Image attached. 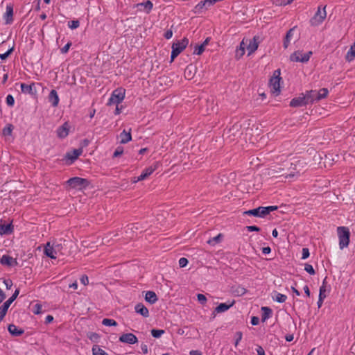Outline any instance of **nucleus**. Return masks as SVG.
I'll use <instances>...</instances> for the list:
<instances>
[{
    "mask_svg": "<svg viewBox=\"0 0 355 355\" xmlns=\"http://www.w3.org/2000/svg\"><path fill=\"white\" fill-rule=\"evenodd\" d=\"M306 99H308V101L309 103H311L316 101V98L318 96V91L315 90H311L309 92H307L306 94Z\"/></svg>",
    "mask_w": 355,
    "mask_h": 355,
    "instance_id": "2f4dec72",
    "label": "nucleus"
},
{
    "mask_svg": "<svg viewBox=\"0 0 355 355\" xmlns=\"http://www.w3.org/2000/svg\"><path fill=\"white\" fill-rule=\"evenodd\" d=\"M141 349L143 354H147L148 353V345L144 343L141 344Z\"/></svg>",
    "mask_w": 355,
    "mask_h": 355,
    "instance_id": "4d7b16f0",
    "label": "nucleus"
},
{
    "mask_svg": "<svg viewBox=\"0 0 355 355\" xmlns=\"http://www.w3.org/2000/svg\"><path fill=\"white\" fill-rule=\"evenodd\" d=\"M312 51L303 53L302 51H297L291 55L290 59L293 62H306L309 60Z\"/></svg>",
    "mask_w": 355,
    "mask_h": 355,
    "instance_id": "0eeeda50",
    "label": "nucleus"
},
{
    "mask_svg": "<svg viewBox=\"0 0 355 355\" xmlns=\"http://www.w3.org/2000/svg\"><path fill=\"white\" fill-rule=\"evenodd\" d=\"M164 334V330L153 329L151 330V335L155 338L161 337Z\"/></svg>",
    "mask_w": 355,
    "mask_h": 355,
    "instance_id": "58836bf2",
    "label": "nucleus"
},
{
    "mask_svg": "<svg viewBox=\"0 0 355 355\" xmlns=\"http://www.w3.org/2000/svg\"><path fill=\"white\" fill-rule=\"evenodd\" d=\"M245 229H247L250 232H252V231L259 232L260 230V228L255 225L246 226Z\"/></svg>",
    "mask_w": 355,
    "mask_h": 355,
    "instance_id": "052dcab7",
    "label": "nucleus"
},
{
    "mask_svg": "<svg viewBox=\"0 0 355 355\" xmlns=\"http://www.w3.org/2000/svg\"><path fill=\"white\" fill-rule=\"evenodd\" d=\"M59 250V245H55L54 243L51 244L50 242H48L44 248V254L46 257L52 259H55Z\"/></svg>",
    "mask_w": 355,
    "mask_h": 355,
    "instance_id": "1a4fd4ad",
    "label": "nucleus"
},
{
    "mask_svg": "<svg viewBox=\"0 0 355 355\" xmlns=\"http://www.w3.org/2000/svg\"><path fill=\"white\" fill-rule=\"evenodd\" d=\"M197 299L201 304H205L207 302V297L203 294H200V293L198 294Z\"/></svg>",
    "mask_w": 355,
    "mask_h": 355,
    "instance_id": "a18cd8bd",
    "label": "nucleus"
},
{
    "mask_svg": "<svg viewBox=\"0 0 355 355\" xmlns=\"http://www.w3.org/2000/svg\"><path fill=\"white\" fill-rule=\"evenodd\" d=\"M281 71L280 69L274 71L273 75L270 79L269 87L272 94L277 96L280 94V81L282 78L280 77Z\"/></svg>",
    "mask_w": 355,
    "mask_h": 355,
    "instance_id": "f03ea898",
    "label": "nucleus"
},
{
    "mask_svg": "<svg viewBox=\"0 0 355 355\" xmlns=\"http://www.w3.org/2000/svg\"><path fill=\"white\" fill-rule=\"evenodd\" d=\"M234 304V302H227L225 303H220L218 304L214 309V313H224L227 311L230 308H231Z\"/></svg>",
    "mask_w": 355,
    "mask_h": 355,
    "instance_id": "a211bd4d",
    "label": "nucleus"
},
{
    "mask_svg": "<svg viewBox=\"0 0 355 355\" xmlns=\"http://www.w3.org/2000/svg\"><path fill=\"white\" fill-rule=\"evenodd\" d=\"M136 7L139 10H141V8H143L144 11L146 14H149L153 8V4L152 1H150V0H147L146 1L137 3L136 5Z\"/></svg>",
    "mask_w": 355,
    "mask_h": 355,
    "instance_id": "f3484780",
    "label": "nucleus"
},
{
    "mask_svg": "<svg viewBox=\"0 0 355 355\" xmlns=\"http://www.w3.org/2000/svg\"><path fill=\"white\" fill-rule=\"evenodd\" d=\"M8 310L3 307L2 306H0V322L3 320L5 315L7 313Z\"/></svg>",
    "mask_w": 355,
    "mask_h": 355,
    "instance_id": "3c124183",
    "label": "nucleus"
},
{
    "mask_svg": "<svg viewBox=\"0 0 355 355\" xmlns=\"http://www.w3.org/2000/svg\"><path fill=\"white\" fill-rule=\"evenodd\" d=\"M164 37L166 39V40H169L173 36V31L172 30L169 29V30H167L165 33H164Z\"/></svg>",
    "mask_w": 355,
    "mask_h": 355,
    "instance_id": "680f3d73",
    "label": "nucleus"
},
{
    "mask_svg": "<svg viewBox=\"0 0 355 355\" xmlns=\"http://www.w3.org/2000/svg\"><path fill=\"white\" fill-rule=\"evenodd\" d=\"M81 284L87 286L89 284V278L86 275H83L80 278Z\"/></svg>",
    "mask_w": 355,
    "mask_h": 355,
    "instance_id": "864d4df0",
    "label": "nucleus"
},
{
    "mask_svg": "<svg viewBox=\"0 0 355 355\" xmlns=\"http://www.w3.org/2000/svg\"><path fill=\"white\" fill-rule=\"evenodd\" d=\"M296 29V26L290 28L286 34V36L283 41V46L284 49H287L291 44V42L293 37L294 32Z\"/></svg>",
    "mask_w": 355,
    "mask_h": 355,
    "instance_id": "2eb2a0df",
    "label": "nucleus"
},
{
    "mask_svg": "<svg viewBox=\"0 0 355 355\" xmlns=\"http://www.w3.org/2000/svg\"><path fill=\"white\" fill-rule=\"evenodd\" d=\"M178 263L180 268L186 267L188 264V260L187 258L181 257L178 261Z\"/></svg>",
    "mask_w": 355,
    "mask_h": 355,
    "instance_id": "09e8293b",
    "label": "nucleus"
},
{
    "mask_svg": "<svg viewBox=\"0 0 355 355\" xmlns=\"http://www.w3.org/2000/svg\"><path fill=\"white\" fill-rule=\"evenodd\" d=\"M219 0H205L200 1L196 6V8L198 10H201L204 7L209 8L214 4H215L216 2H218Z\"/></svg>",
    "mask_w": 355,
    "mask_h": 355,
    "instance_id": "a878e982",
    "label": "nucleus"
},
{
    "mask_svg": "<svg viewBox=\"0 0 355 355\" xmlns=\"http://www.w3.org/2000/svg\"><path fill=\"white\" fill-rule=\"evenodd\" d=\"M67 26L71 30L76 29L80 26V21L78 19L69 21L67 23Z\"/></svg>",
    "mask_w": 355,
    "mask_h": 355,
    "instance_id": "e433bc0d",
    "label": "nucleus"
},
{
    "mask_svg": "<svg viewBox=\"0 0 355 355\" xmlns=\"http://www.w3.org/2000/svg\"><path fill=\"white\" fill-rule=\"evenodd\" d=\"M21 91L24 94H32L35 88V83L27 85L26 83H21L20 85Z\"/></svg>",
    "mask_w": 355,
    "mask_h": 355,
    "instance_id": "c85d7f7f",
    "label": "nucleus"
},
{
    "mask_svg": "<svg viewBox=\"0 0 355 355\" xmlns=\"http://www.w3.org/2000/svg\"><path fill=\"white\" fill-rule=\"evenodd\" d=\"M125 95V89L120 87V88H117L116 89H114L112 92V93L108 100L107 105H111L112 104L119 105L124 100Z\"/></svg>",
    "mask_w": 355,
    "mask_h": 355,
    "instance_id": "423d86ee",
    "label": "nucleus"
},
{
    "mask_svg": "<svg viewBox=\"0 0 355 355\" xmlns=\"http://www.w3.org/2000/svg\"><path fill=\"white\" fill-rule=\"evenodd\" d=\"M286 299L287 296L286 295L279 293H275V296L273 297V300L279 303H283L286 302Z\"/></svg>",
    "mask_w": 355,
    "mask_h": 355,
    "instance_id": "f704fd0d",
    "label": "nucleus"
},
{
    "mask_svg": "<svg viewBox=\"0 0 355 355\" xmlns=\"http://www.w3.org/2000/svg\"><path fill=\"white\" fill-rule=\"evenodd\" d=\"M205 51L204 44H200L195 46L193 50V54L201 55Z\"/></svg>",
    "mask_w": 355,
    "mask_h": 355,
    "instance_id": "ea45409f",
    "label": "nucleus"
},
{
    "mask_svg": "<svg viewBox=\"0 0 355 355\" xmlns=\"http://www.w3.org/2000/svg\"><path fill=\"white\" fill-rule=\"evenodd\" d=\"M12 51V48L8 49L6 52H5L4 53H1L0 54V58L1 60H5L6 59L9 55L11 53V52Z\"/></svg>",
    "mask_w": 355,
    "mask_h": 355,
    "instance_id": "6e6d98bb",
    "label": "nucleus"
},
{
    "mask_svg": "<svg viewBox=\"0 0 355 355\" xmlns=\"http://www.w3.org/2000/svg\"><path fill=\"white\" fill-rule=\"evenodd\" d=\"M49 100L51 102L53 107H57L58 105L60 98L57 92L55 89H52L49 95Z\"/></svg>",
    "mask_w": 355,
    "mask_h": 355,
    "instance_id": "4be33fe9",
    "label": "nucleus"
},
{
    "mask_svg": "<svg viewBox=\"0 0 355 355\" xmlns=\"http://www.w3.org/2000/svg\"><path fill=\"white\" fill-rule=\"evenodd\" d=\"M131 130L130 129L129 132H126L125 130L120 134V143L121 144H127L128 142L132 140V135L130 132Z\"/></svg>",
    "mask_w": 355,
    "mask_h": 355,
    "instance_id": "bb28decb",
    "label": "nucleus"
},
{
    "mask_svg": "<svg viewBox=\"0 0 355 355\" xmlns=\"http://www.w3.org/2000/svg\"><path fill=\"white\" fill-rule=\"evenodd\" d=\"M308 99H306V94L297 98H293L290 102L291 107H301L309 104Z\"/></svg>",
    "mask_w": 355,
    "mask_h": 355,
    "instance_id": "4468645a",
    "label": "nucleus"
},
{
    "mask_svg": "<svg viewBox=\"0 0 355 355\" xmlns=\"http://www.w3.org/2000/svg\"><path fill=\"white\" fill-rule=\"evenodd\" d=\"M13 232V226L11 223L0 225V235L10 234Z\"/></svg>",
    "mask_w": 355,
    "mask_h": 355,
    "instance_id": "393cba45",
    "label": "nucleus"
},
{
    "mask_svg": "<svg viewBox=\"0 0 355 355\" xmlns=\"http://www.w3.org/2000/svg\"><path fill=\"white\" fill-rule=\"evenodd\" d=\"M327 17L326 6H319L317 8V11L312 18H311L309 22L312 26H318L320 25Z\"/></svg>",
    "mask_w": 355,
    "mask_h": 355,
    "instance_id": "20e7f679",
    "label": "nucleus"
},
{
    "mask_svg": "<svg viewBox=\"0 0 355 355\" xmlns=\"http://www.w3.org/2000/svg\"><path fill=\"white\" fill-rule=\"evenodd\" d=\"M157 168V163H155L153 165H151L147 168H146L141 174L135 177L134 179V182H138L139 181L144 180L150 176L155 170Z\"/></svg>",
    "mask_w": 355,
    "mask_h": 355,
    "instance_id": "9d476101",
    "label": "nucleus"
},
{
    "mask_svg": "<svg viewBox=\"0 0 355 355\" xmlns=\"http://www.w3.org/2000/svg\"><path fill=\"white\" fill-rule=\"evenodd\" d=\"M222 238H223V235L221 234H218L217 236L209 239L207 241V243L214 246V245H216L217 243H220L222 240Z\"/></svg>",
    "mask_w": 355,
    "mask_h": 355,
    "instance_id": "72a5a7b5",
    "label": "nucleus"
},
{
    "mask_svg": "<svg viewBox=\"0 0 355 355\" xmlns=\"http://www.w3.org/2000/svg\"><path fill=\"white\" fill-rule=\"evenodd\" d=\"M329 91L326 88L320 89L318 91V96L316 98V101H320L322 98H324L328 95Z\"/></svg>",
    "mask_w": 355,
    "mask_h": 355,
    "instance_id": "c9c22d12",
    "label": "nucleus"
},
{
    "mask_svg": "<svg viewBox=\"0 0 355 355\" xmlns=\"http://www.w3.org/2000/svg\"><path fill=\"white\" fill-rule=\"evenodd\" d=\"M259 322V318L257 316H253L252 318H251V324L252 325H257Z\"/></svg>",
    "mask_w": 355,
    "mask_h": 355,
    "instance_id": "0e129e2a",
    "label": "nucleus"
},
{
    "mask_svg": "<svg viewBox=\"0 0 355 355\" xmlns=\"http://www.w3.org/2000/svg\"><path fill=\"white\" fill-rule=\"evenodd\" d=\"M190 355H202V352L200 350H191L189 352Z\"/></svg>",
    "mask_w": 355,
    "mask_h": 355,
    "instance_id": "774afa93",
    "label": "nucleus"
},
{
    "mask_svg": "<svg viewBox=\"0 0 355 355\" xmlns=\"http://www.w3.org/2000/svg\"><path fill=\"white\" fill-rule=\"evenodd\" d=\"M119 340L129 345H134L138 342L137 337L132 333L123 334L119 336Z\"/></svg>",
    "mask_w": 355,
    "mask_h": 355,
    "instance_id": "9b49d317",
    "label": "nucleus"
},
{
    "mask_svg": "<svg viewBox=\"0 0 355 355\" xmlns=\"http://www.w3.org/2000/svg\"><path fill=\"white\" fill-rule=\"evenodd\" d=\"M245 215L253 216L259 218L266 216L263 207H259L256 209L245 211Z\"/></svg>",
    "mask_w": 355,
    "mask_h": 355,
    "instance_id": "dca6fc26",
    "label": "nucleus"
},
{
    "mask_svg": "<svg viewBox=\"0 0 355 355\" xmlns=\"http://www.w3.org/2000/svg\"><path fill=\"white\" fill-rule=\"evenodd\" d=\"M93 355H107V354L98 345H94L92 349Z\"/></svg>",
    "mask_w": 355,
    "mask_h": 355,
    "instance_id": "473e14b6",
    "label": "nucleus"
},
{
    "mask_svg": "<svg viewBox=\"0 0 355 355\" xmlns=\"http://www.w3.org/2000/svg\"><path fill=\"white\" fill-rule=\"evenodd\" d=\"M82 153L83 148H81L67 152L64 157V160L65 161L66 164H72L78 158V157L82 155Z\"/></svg>",
    "mask_w": 355,
    "mask_h": 355,
    "instance_id": "6e6552de",
    "label": "nucleus"
},
{
    "mask_svg": "<svg viewBox=\"0 0 355 355\" xmlns=\"http://www.w3.org/2000/svg\"><path fill=\"white\" fill-rule=\"evenodd\" d=\"M337 234L339 239V248L343 250L349 244L350 232L347 227L340 226L337 228Z\"/></svg>",
    "mask_w": 355,
    "mask_h": 355,
    "instance_id": "f257e3e1",
    "label": "nucleus"
},
{
    "mask_svg": "<svg viewBox=\"0 0 355 355\" xmlns=\"http://www.w3.org/2000/svg\"><path fill=\"white\" fill-rule=\"evenodd\" d=\"M71 46V42H67L62 48L60 49V53L62 54H66Z\"/></svg>",
    "mask_w": 355,
    "mask_h": 355,
    "instance_id": "49530a36",
    "label": "nucleus"
},
{
    "mask_svg": "<svg viewBox=\"0 0 355 355\" xmlns=\"http://www.w3.org/2000/svg\"><path fill=\"white\" fill-rule=\"evenodd\" d=\"M304 270L311 275H313L315 273L314 268L309 263H305Z\"/></svg>",
    "mask_w": 355,
    "mask_h": 355,
    "instance_id": "37998d69",
    "label": "nucleus"
},
{
    "mask_svg": "<svg viewBox=\"0 0 355 355\" xmlns=\"http://www.w3.org/2000/svg\"><path fill=\"white\" fill-rule=\"evenodd\" d=\"M8 330L9 333L13 336H19L22 335L24 332V329L21 328H18L16 325L11 324L8 327Z\"/></svg>",
    "mask_w": 355,
    "mask_h": 355,
    "instance_id": "412c9836",
    "label": "nucleus"
},
{
    "mask_svg": "<svg viewBox=\"0 0 355 355\" xmlns=\"http://www.w3.org/2000/svg\"><path fill=\"white\" fill-rule=\"evenodd\" d=\"M135 310L137 313L140 314L144 318L149 316L148 309L142 303L136 304L135 306Z\"/></svg>",
    "mask_w": 355,
    "mask_h": 355,
    "instance_id": "aec40b11",
    "label": "nucleus"
},
{
    "mask_svg": "<svg viewBox=\"0 0 355 355\" xmlns=\"http://www.w3.org/2000/svg\"><path fill=\"white\" fill-rule=\"evenodd\" d=\"M102 324L107 327L116 326V322L113 319L105 318L102 321Z\"/></svg>",
    "mask_w": 355,
    "mask_h": 355,
    "instance_id": "4c0bfd02",
    "label": "nucleus"
},
{
    "mask_svg": "<svg viewBox=\"0 0 355 355\" xmlns=\"http://www.w3.org/2000/svg\"><path fill=\"white\" fill-rule=\"evenodd\" d=\"M145 300L150 304H153L158 300V298L154 291H148L146 293Z\"/></svg>",
    "mask_w": 355,
    "mask_h": 355,
    "instance_id": "b1692460",
    "label": "nucleus"
},
{
    "mask_svg": "<svg viewBox=\"0 0 355 355\" xmlns=\"http://www.w3.org/2000/svg\"><path fill=\"white\" fill-rule=\"evenodd\" d=\"M310 255L309 250L306 248H302V259H307Z\"/></svg>",
    "mask_w": 355,
    "mask_h": 355,
    "instance_id": "8fccbe9b",
    "label": "nucleus"
},
{
    "mask_svg": "<svg viewBox=\"0 0 355 355\" xmlns=\"http://www.w3.org/2000/svg\"><path fill=\"white\" fill-rule=\"evenodd\" d=\"M42 306L39 304H36L34 306L33 313L36 315L40 314L42 313Z\"/></svg>",
    "mask_w": 355,
    "mask_h": 355,
    "instance_id": "5fc2aeb1",
    "label": "nucleus"
},
{
    "mask_svg": "<svg viewBox=\"0 0 355 355\" xmlns=\"http://www.w3.org/2000/svg\"><path fill=\"white\" fill-rule=\"evenodd\" d=\"M188 44L189 40L186 37H184L181 40L177 41L173 44L170 60L171 63L173 62L174 59L186 49Z\"/></svg>",
    "mask_w": 355,
    "mask_h": 355,
    "instance_id": "7ed1b4c3",
    "label": "nucleus"
},
{
    "mask_svg": "<svg viewBox=\"0 0 355 355\" xmlns=\"http://www.w3.org/2000/svg\"><path fill=\"white\" fill-rule=\"evenodd\" d=\"M261 42V39L259 36H254L252 40L249 41L246 49L248 50V55H250L257 49L259 44Z\"/></svg>",
    "mask_w": 355,
    "mask_h": 355,
    "instance_id": "f8f14e48",
    "label": "nucleus"
},
{
    "mask_svg": "<svg viewBox=\"0 0 355 355\" xmlns=\"http://www.w3.org/2000/svg\"><path fill=\"white\" fill-rule=\"evenodd\" d=\"M12 132V125L9 124L3 129L4 135H11Z\"/></svg>",
    "mask_w": 355,
    "mask_h": 355,
    "instance_id": "c03bdc74",
    "label": "nucleus"
},
{
    "mask_svg": "<svg viewBox=\"0 0 355 355\" xmlns=\"http://www.w3.org/2000/svg\"><path fill=\"white\" fill-rule=\"evenodd\" d=\"M262 253L264 254H268L271 252V248L269 246L263 247L261 249Z\"/></svg>",
    "mask_w": 355,
    "mask_h": 355,
    "instance_id": "69168bd1",
    "label": "nucleus"
},
{
    "mask_svg": "<svg viewBox=\"0 0 355 355\" xmlns=\"http://www.w3.org/2000/svg\"><path fill=\"white\" fill-rule=\"evenodd\" d=\"M6 102L8 106L12 107L15 104V98L11 94H8L6 96Z\"/></svg>",
    "mask_w": 355,
    "mask_h": 355,
    "instance_id": "79ce46f5",
    "label": "nucleus"
},
{
    "mask_svg": "<svg viewBox=\"0 0 355 355\" xmlns=\"http://www.w3.org/2000/svg\"><path fill=\"white\" fill-rule=\"evenodd\" d=\"M69 125L67 122L64 123L61 126L58 127L56 130L57 137L59 139L66 138L69 133Z\"/></svg>",
    "mask_w": 355,
    "mask_h": 355,
    "instance_id": "ddd939ff",
    "label": "nucleus"
},
{
    "mask_svg": "<svg viewBox=\"0 0 355 355\" xmlns=\"http://www.w3.org/2000/svg\"><path fill=\"white\" fill-rule=\"evenodd\" d=\"M13 8L11 5L6 6V10L4 14V19L6 24H10L13 21Z\"/></svg>",
    "mask_w": 355,
    "mask_h": 355,
    "instance_id": "6ab92c4d",
    "label": "nucleus"
},
{
    "mask_svg": "<svg viewBox=\"0 0 355 355\" xmlns=\"http://www.w3.org/2000/svg\"><path fill=\"white\" fill-rule=\"evenodd\" d=\"M277 209V206H268V207H263V210L265 212V215H268L270 214V211H275Z\"/></svg>",
    "mask_w": 355,
    "mask_h": 355,
    "instance_id": "de8ad7c7",
    "label": "nucleus"
},
{
    "mask_svg": "<svg viewBox=\"0 0 355 355\" xmlns=\"http://www.w3.org/2000/svg\"><path fill=\"white\" fill-rule=\"evenodd\" d=\"M6 294L3 290L0 288V304L5 300Z\"/></svg>",
    "mask_w": 355,
    "mask_h": 355,
    "instance_id": "338daca9",
    "label": "nucleus"
},
{
    "mask_svg": "<svg viewBox=\"0 0 355 355\" xmlns=\"http://www.w3.org/2000/svg\"><path fill=\"white\" fill-rule=\"evenodd\" d=\"M355 58V42L351 45L349 51L345 55V60L347 62H352Z\"/></svg>",
    "mask_w": 355,
    "mask_h": 355,
    "instance_id": "c756f323",
    "label": "nucleus"
},
{
    "mask_svg": "<svg viewBox=\"0 0 355 355\" xmlns=\"http://www.w3.org/2000/svg\"><path fill=\"white\" fill-rule=\"evenodd\" d=\"M261 321L265 322L272 315V311L270 308L268 306H262L261 309Z\"/></svg>",
    "mask_w": 355,
    "mask_h": 355,
    "instance_id": "5701e85b",
    "label": "nucleus"
},
{
    "mask_svg": "<svg viewBox=\"0 0 355 355\" xmlns=\"http://www.w3.org/2000/svg\"><path fill=\"white\" fill-rule=\"evenodd\" d=\"M326 291H327V289H326V286H325V279H324V281L322 282V285L320 287L319 297L325 298L326 297V294H325Z\"/></svg>",
    "mask_w": 355,
    "mask_h": 355,
    "instance_id": "a19ab883",
    "label": "nucleus"
},
{
    "mask_svg": "<svg viewBox=\"0 0 355 355\" xmlns=\"http://www.w3.org/2000/svg\"><path fill=\"white\" fill-rule=\"evenodd\" d=\"M3 284H5L6 288L7 289H8V290H10L12 288V282L11 279H4L3 280Z\"/></svg>",
    "mask_w": 355,
    "mask_h": 355,
    "instance_id": "13d9d810",
    "label": "nucleus"
},
{
    "mask_svg": "<svg viewBox=\"0 0 355 355\" xmlns=\"http://www.w3.org/2000/svg\"><path fill=\"white\" fill-rule=\"evenodd\" d=\"M67 184L72 189L82 190L85 189L89 184L85 178L73 177L67 181Z\"/></svg>",
    "mask_w": 355,
    "mask_h": 355,
    "instance_id": "39448f33",
    "label": "nucleus"
},
{
    "mask_svg": "<svg viewBox=\"0 0 355 355\" xmlns=\"http://www.w3.org/2000/svg\"><path fill=\"white\" fill-rule=\"evenodd\" d=\"M123 153V149L122 147H117L115 151L114 152L113 157H117L121 155Z\"/></svg>",
    "mask_w": 355,
    "mask_h": 355,
    "instance_id": "603ef678",
    "label": "nucleus"
},
{
    "mask_svg": "<svg viewBox=\"0 0 355 355\" xmlns=\"http://www.w3.org/2000/svg\"><path fill=\"white\" fill-rule=\"evenodd\" d=\"M14 262H16V261L12 257L7 254L3 255L0 259L1 264L3 266H11Z\"/></svg>",
    "mask_w": 355,
    "mask_h": 355,
    "instance_id": "cd10ccee",
    "label": "nucleus"
},
{
    "mask_svg": "<svg viewBox=\"0 0 355 355\" xmlns=\"http://www.w3.org/2000/svg\"><path fill=\"white\" fill-rule=\"evenodd\" d=\"M244 55V38H243L240 42L239 49L236 50V58L237 60L241 59Z\"/></svg>",
    "mask_w": 355,
    "mask_h": 355,
    "instance_id": "7c9ffc66",
    "label": "nucleus"
},
{
    "mask_svg": "<svg viewBox=\"0 0 355 355\" xmlns=\"http://www.w3.org/2000/svg\"><path fill=\"white\" fill-rule=\"evenodd\" d=\"M256 351L257 355H266L263 348L259 345L257 346Z\"/></svg>",
    "mask_w": 355,
    "mask_h": 355,
    "instance_id": "bf43d9fd",
    "label": "nucleus"
},
{
    "mask_svg": "<svg viewBox=\"0 0 355 355\" xmlns=\"http://www.w3.org/2000/svg\"><path fill=\"white\" fill-rule=\"evenodd\" d=\"M300 176L299 173H291L286 175H285V178H298Z\"/></svg>",
    "mask_w": 355,
    "mask_h": 355,
    "instance_id": "e2e57ef3",
    "label": "nucleus"
}]
</instances>
